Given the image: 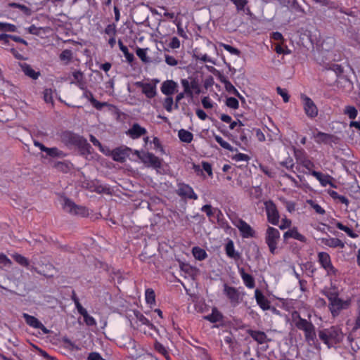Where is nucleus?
Listing matches in <instances>:
<instances>
[{"mask_svg": "<svg viewBox=\"0 0 360 360\" xmlns=\"http://www.w3.org/2000/svg\"><path fill=\"white\" fill-rule=\"evenodd\" d=\"M323 295H324L329 301V309L333 316H338L340 311L348 309L352 304V299L347 298L342 300L339 297L338 292L328 288H325L321 290Z\"/></svg>", "mask_w": 360, "mask_h": 360, "instance_id": "nucleus-1", "label": "nucleus"}, {"mask_svg": "<svg viewBox=\"0 0 360 360\" xmlns=\"http://www.w3.org/2000/svg\"><path fill=\"white\" fill-rule=\"evenodd\" d=\"M319 336L329 347L334 344L340 342L343 337L341 330L336 327H331L328 329L320 330Z\"/></svg>", "mask_w": 360, "mask_h": 360, "instance_id": "nucleus-2", "label": "nucleus"}, {"mask_svg": "<svg viewBox=\"0 0 360 360\" xmlns=\"http://www.w3.org/2000/svg\"><path fill=\"white\" fill-rule=\"evenodd\" d=\"M231 223L239 230L243 238H253L255 236V230L246 221L236 215L229 216Z\"/></svg>", "mask_w": 360, "mask_h": 360, "instance_id": "nucleus-3", "label": "nucleus"}, {"mask_svg": "<svg viewBox=\"0 0 360 360\" xmlns=\"http://www.w3.org/2000/svg\"><path fill=\"white\" fill-rule=\"evenodd\" d=\"M181 84L183 91L187 94V98L193 99L195 95L200 93V86L198 82L193 78L181 79Z\"/></svg>", "mask_w": 360, "mask_h": 360, "instance_id": "nucleus-4", "label": "nucleus"}, {"mask_svg": "<svg viewBox=\"0 0 360 360\" xmlns=\"http://www.w3.org/2000/svg\"><path fill=\"white\" fill-rule=\"evenodd\" d=\"M175 193L183 200H195L198 198V196L195 193L193 188L190 185L182 181H178L176 183Z\"/></svg>", "mask_w": 360, "mask_h": 360, "instance_id": "nucleus-5", "label": "nucleus"}, {"mask_svg": "<svg viewBox=\"0 0 360 360\" xmlns=\"http://www.w3.org/2000/svg\"><path fill=\"white\" fill-rule=\"evenodd\" d=\"M63 206L64 210L72 215L79 217H86L89 215V210L86 207L76 205L68 198H64Z\"/></svg>", "mask_w": 360, "mask_h": 360, "instance_id": "nucleus-6", "label": "nucleus"}, {"mask_svg": "<svg viewBox=\"0 0 360 360\" xmlns=\"http://www.w3.org/2000/svg\"><path fill=\"white\" fill-rule=\"evenodd\" d=\"M279 239V231L276 228L269 226L266 231L265 241L269 248L270 252L273 255L276 253Z\"/></svg>", "mask_w": 360, "mask_h": 360, "instance_id": "nucleus-7", "label": "nucleus"}, {"mask_svg": "<svg viewBox=\"0 0 360 360\" xmlns=\"http://www.w3.org/2000/svg\"><path fill=\"white\" fill-rule=\"evenodd\" d=\"M62 141L67 146L89 147V144L82 136L70 131H65L61 135Z\"/></svg>", "mask_w": 360, "mask_h": 360, "instance_id": "nucleus-8", "label": "nucleus"}, {"mask_svg": "<svg viewBox=\"0 0 360 360\" xmlns=\"http://www.w3.org/2000/svg\"><path fill=\"white\" fill-rule=\"evenodd\" d=\"M304 112L307 117L310 119L315 118L319 113V110L313 100L304 94H300Z\"/></svg>", "mask_w": 360, "mask_h": 360, "instance_id": "nucleus-9", "label": "nucleus"}, {"mask_svg": "<svg viewBox=\"0 0 360 360\" xmlns=\"http://www.w3.org/2000/svg\"><path fill=\"white\" fill-rule=\"evenodd\" d=\"M224 293L234 307L238 305L242 302L245 295V292H240L237 288L229 286L227 284L224 285Z\"/></svg>", "mask_w": 360, "mask_h": 360, "instance_id": "nucleus-10", "label": "nucleus"}, {"mask_svg": "<svg viewBox=\"0 0 360 360\" xmlns=\"http://www.w3.org/2000/svg\"><path fill=\"white\" fill-rule=\"evenodd\" d=\"M318 262L326 271L328 276H335L337 274L338 270L333 265L329 254L325 252H319Z\"/></svg>", "mask_w": 360, "mask_h": 360, "instance_id": "nucleus-11", "label": "nucleus"}, {"mask_svg": "<svg viewBox=\"0 0 360 360\" xmlns=\"http://www.w3.org/2000/svg\"><path fill=\"white\" fill-rule=\"evenodd\" d=\"M139 159L147 166L158 169L162 165V160L154 154L148 152L136 151Z\"/></svg>", "mask_w": 360, "mask_h": 360, "instance_id": "nucleus-12", "label": "nucleus"}, {"mask_svg": "<svg viewBox=\"0 0 360 360\" xmlns=\"http://www.w3.org/2000/svg\"><path fill=\"white\" fill-rule=\"evenodd\" d=\"M268 221L273 225H278L279 222V213L275 203L271 200L264 202Z\"/></svg>", "mask_w": 360, "mask_h": 360, "instance_id": "nucleus-13", "label": "nucleus"}, {"mask_svg": "<svg viewBox=\"0 0 360 360\" xmlns=\"http://www.w3.org/2000/svg\"><path fill=\"white\" fill-rule=\"evenodd\" d=\"M153 83H147L143 82H136L135 85L137 87L141 88L142 93L148 98H153L157 95V84L159 82L158 79H154Z\"/></svg>", "mask_w": 360, "mask_h": 360, "instance_id": "nucleus-14", "label": "nucleus"}, {"mask_svg": "<svg viewBox=\"0 0 360 360\" xmlns=\"http://www.w3.org/2000/svg\"><path fill=\"white\" fill-rule=\"evenodd\" d=\"M131 150L126 146L118 147L112 150L110 155L113 160L124 162L130 155Z\"/></svg>", "mask_w": 360, "mask_h": 360, "instance_id": "nucleus-15", "label": "nucleus"}, {"mask_svg": "<svg viewBox=\"0 0 360 360\" xmlns=\"http://www.w3.org/2000/svg\"><path fill=\"white\" fill-rule=\"evenodd\" d=\"M311 174L319 181L322 186L326 187V186L329 185L333 188H337V186L334 183L335 179L330 175L323 174L316 171H311Z\"/></svg>", "mask_w": 360, "mask_h": 360, "instance_id": "nucleus-16", "label": "nucleus"}, {"mask_svg": "<svg viewBox=\"0 0 360 360\" xmlns=\"http://www.w3.org/2000/svg\"><path fill=\"white\" fill-rule=\"evenodd\" d=\"M295 158L297 162L306 168L311 174V171H314L313 169L314 168L315 165L307 157L304 152L302 150L295 152Z\"/></svg>", "mask_w": 360, "mask_h": 360, "instance_id": "nucleus-17", "label": "nucleus"}, {"mask_svg": "<svg viewBox=\"0 0 360 360\" xmlns=\"http://www.w3.org/2000/svg\"><path fill=\"white\" fill-rule=\"evenodd\" d=\"M22 316L25 319L26 323L30 327L41 329L44 334L49 333V330L34 316L25 313L23 314Z\"/></svg>", "mask_w": 360, "mask_h": 360, "instance_id": "nucleus-18", "label": "nucleus"}, {"mask_svg": "<svg viewBox=\"0 0 360 360\" xmlns=\"http://www.w3.org/2000/svg\"><path fill=\"white\" fill-rule=\"evenodd\" d=\"M178 84L172 79H167L162 83L160 89L163 94L170 96L177 91Z\"/></svg>", "mask_w": 360, "mask_h": 360, "instance_id": "nucleus-19", "label": "nucleus"}, {"mask_svg": "<svg viewBox=\"0 0 360 360\" xmlns=\"http://www.w3.org/2000/svg\"><path fill=\"white\" fill-rule=\"evenodd\" d=\"M201 211L206 213L210 221L213 219L220 220L223 214L220 210L216 207H212L210 205H203L201 208Z\"/></svg>", "mask_w": 360, "mask_h": 360, "instance_id": "nucleus-20", "label": "nucleus"}, {"mask_svg": "<svg viewBox=\"0 0 360 360\" xmlns=\"http://www.w3.org/2000/svg\"><path fill=\"white\" fill-rule=\"evenodd\" d=\"M146 133V129L144 127H141L137 123H134L127 131V134L133 139H138L141 136L145 135Z\"/></svg>", "mask_w": 360, "mask_h": 360, "instance_id": "nucleus-21", "label": "nucleus"}, {"mask_svg": "<svg viewBox=\"0 0 360 360\" xmlns=\"http://www.w3.org/2000/svg\"><path fill=\"white\" fill-rule=\"evenodd\" d=\"M255 297L257 304L261 307V309L263 310H268L270 309L269 301L259 289H256L255 290Z\"/></svg>", "mask_w": 360, "mask_h": 360, "instance_id": "nucleus-22", "label": "nucleus"}, {"mask_svg": "<svg viewBox=\"0 0 360 360\" xmlns=\"http://www.w3.org/2000/svg\"><path fill=\"white\" fill-rule=\"evenodd\" d=\"M238 272L244 285L249 289L254 288L255 286V282L253 276L246 273L243 268H238Z\"/></svg>", "mask_w": 360, "mask_h": 360, "instance_id": "nucleus-23", "label": "nucleus"}, {"mask_svg": "<svg viewBox=\"0 0 360 360\" xmlns=\"http://www.w3.org/2000/svg\"><path fill=\"white\" fill-rule=\"evenodd\" d=\"M283 238L285 239L293 238V239L297 240H299L300 242H305L306 241L305 236H303L302 234H301L298 231L297 228H296V227H293L292 229H290L288 231H286L283 234Z\"/></svg>", "mask_w": 360, "mask_h": 360, "instance_id": "nucleus-24", "label": "nucleus"}, {"mask_svg": "<svg viewBox=\"0 0 360 360\" xmlns=\"http://www.w3.org/2000/svg\"><path fill=\"white\" fill-rule=\"evenodd\" d=\"M313 137L315 142L319 144L329 143L333 141V136L321 131H318L317 133L314 134Z\"/></svg>", "mask_w": 360, "mask_h": 360, "instance_id": "nucleus-25", "label": "nucleus"}, {"mask_svg": "<svg viewBox=\"0 0 360 360\" xmlns=\"http://www.w3.org/2000/svg\"><path fill=\"white\" fill-rule=\"evenodd\" d=\"M248 334L259 344L262 345L266 342L267 336L264 332L259 330H249Z\"/></svg>", "mask_w": 360, "mask_h": 360, "instance_id": "nucleus-26", "label": "nucleus"}, {"mask_svg": "<svg viewBox=\"0 0 360 360\" xmlns=\"http://www.w3.org/2000/svg\"><path fill=\"white\" fill-rule=\"evenodd\" d=\"M322 242L325 245H327L330 248H343L345 247L344 243L336 238H323Z\"/></svg>", "mask_w": 360, "mask_h": 360, "instance_id": "nucleus-27", "label": "nucleus"}, {"mask_svg": "<svg viewBox=\"0 0 360 360\" xmlns=\"http://www.w3.org/2000/svg\"><path fill=\"white\" fill-rule=\"evenodd\" d=\"M305 340L309 345L316 346V335L315 332V328L313 326L308 330L304 332Z\"/></svg>", "mask_w": 360, "mask_h": 360, "instance_id": "nucleus-28", "label": "nucleus"}, {"mask_svg": "<svg viewBox=\"0 0 360 360\" xmlns=\"http://www.w3.org/2000/svg\"><path fill=\"white\" fill-rule=\"evenodd\" d=\"M225 251L226 255L232 259H237L239 258L240 255L239 253L236 252L234 243L233 240H229L227 243L225 245Z\"/></svg>", "mask_w": 360, "mask_h": 360, "instance_id": "nucleus-29", "label": "nucleus"}, {"mask_svg": "<svg viewBox=\"0 0 360 360\" xmlns=\"http://www.w3.org/2000/svg\"><path fill=\"white\" fill-rule=\"evenodd\" d=\"M335 226L340 230L345 231L349 237L352 238H356L358 237V234L356 233L352 229L345 226L341 222L338 221H335L334 222Z\"/></svg>", "mask_w": 360, "mask_h": 360, "instance_id": "nucleus-30", "label": "nucleus"}, {"mask_svg": "<svg viewBox=\"0 0 360 360\" xmlns=\"http://www.w3.org/2000/svg\"><path fill=\"white\" fill-rule=\"evenodd\" d=\"M179 139L184 143H189L193 139V135L191 132L186 129H180L178 132Z\"/></svg>", "mask_w": 360, "mask_h": 360, "instance_id": "nucleus-31", "label": "nucleus"}, {"mask_svg": "<svg viewBox=\"0 0 360 360\" xmlns=\"http://www.w3.org/2000/svg\"><path fill=\"white\" fill-rule=\"evenodd\" d=\"M72 58L73 53L72 51L69 49L63 50L59 55V58L64 65H68L72 61Z\"/></svg>", "mask_w": 360, "mask_h": 360, "instance_id": "nucleus-32", "label": "nucleus"}, {"mask_svg": "<svg viewBox=\"0 0 360 360\" xmlns=\"http://www.w3.org/2000/svg\"><path fill=\"white\" fill-rule=\"evenodd\" d=\"M192 253L193 257L199 261H202L205 259L207 257L206 251L200 247L193 248Z\"/></svg>", "mask_w": 360, "mask_h": 360, "instance_id": "nucleus-33", "label": "nucleus"}, {"mask_svg": "<svg viewBox=\"0 0 360 360\" xmlns=\"http://www.w3.org/2000/svg\"><path fill=\"white\" fill-rule=\"evenodd\" d=\"M22 70L25 75L34 79H37L40 75L39 72H36L30 65L27 64L22 65Z\"/></svg>", "mask_w": 360, "mask_h": 360, "instance_id": "nucleus-34", "label": "nucleus"}, {"mask_svg": "<svg viewBox=\"0 0 360 360\" xmlns=\"http://www.w3.org/2000/svg\"><path fill=\"white\" fill-rule=\"evenodd\" d=\"M295 326L298 329L305 332L306 330H308L310 328H311L314 325L311 322H309L306 319L299 316V319L295 323Z\"/></svg>", "mask_w": 360, "mask_h": 360, "instance_id": "nucleus-35", "label": "nucleus"}, {"mask_svg": "<svg viewBox=\"0 0 360 360\" xmlns=\"http://www.w3.org/2000/svg\"><path fill=\"white\" fill-rule=\"evenodd\" d=\"M234 4L238 11H245L247 14H249L250 11L249 8H245L248 4L247 0H230Z\"/></svg>", "mask_w": 360, "mask_h": 360, "instance_id": "nucleus-36", "label": "nucleus"}, {"mask_svg": "<svg viewBox=\"0 0 360 360\" xmlns=\"http://www.w3.org/2000/svg\"><path fill=\"white\" fill-rule=\"evenodd\" d=\"M205 319L212 323H216L222 319V314L216 308H214L212 313L205 316Z\"/></svg>", "mask_w": 360, "mask_h": 360, "instance_id": "nucleus-37", "label": "nucleus"}, {"mask_svg": "<svg viewBox=\"0 0 360 360\" xmlns=\"http://www.w3.org/2000/svg\"><path fill=\"white\" fill-rule=\"evenodd\" d=\"M12 257L20 265L25 266L27 269H30V262H29L28 259L26 258L25 257H24L20 254L15 253V254L12 255Z\"/></svg>", "mask_w": 360, "mask_h": 360, "instance_id": "nucleus-38", "label": "nucleus"}, {"mask_svg": "<svg viewBox=\"0 0 360 360\" xmlns=\"http://www.w3.org/2000/svg\"><path fill=\"white\" fill-rule=\"evenodd\" d=\"M145 299L147 304L153 305L155 303V295L152 288H147L145 292Z\"/></svg>", "mask_w": 360, "mask_h": 360, "instance_id": "nucleus-39", "label": "nucleus"}, {"mask_svg": "<svg viewBox=\"0 0 360 360\" xmlns=\"http://www.w3.org/2000/svg\"><path fill=\"white\" fill-rule=\"evenodd\" d=\"M344 114L348 116L351 120H354L358 115V111L355 107L352 105H347L344 109Z\"/></svg>", "mask_w": 360, "mask_h": 360, "instance_id": "nucleus-40", "label": "nucleus"}, {"mask_svg": "<svg viewBox=\"0 0 360 360\" xmlns=\"http://www.w3.org/2000/svg\"><path fill=\"white\" fill-rule=\"evenodd\" d=\"M46 154L51 157L64 158L66 155L56 147L47 148Z\"/></svg>", "mask_w": 360, "mask_h": 360, "instance_id": "nucleus-41", "label": "nucleus"}, {"mask_svg": "<svg viewBox=\"0 0 360 360\" xmlns=\"http://www.w3.org/2000/svg\"><path fill=\"white\" fill-rule=\"evenodd\" d=\"M214 138L215 141L220 145V146L229 151H233V148L229 143L224 140L220 136L214 134Z\"/></svg>", "mask_w": 360, "mask_h": 360, "instance_id": "nucleus-42", "label": "nucleus"}, {"mask_svg": "<svg viewBox=\"0 0 360 360\" xmlns=\"http://www.w3.org/2000/svg\"><path fill=\"white\" fill-rule=\"evenodd\" d=\"M136 317L137 319V320L141 323L143 325H146L148 327H149L150 329L152 330H155V327L154 326V325L150 322V320H148L145 316H143L142 314L141 313H138L136 314Z\"/></svg>", "mask_w": 360, "mask_h": 360, "instance_id": "nucleus-43", "label": "nucleus"}, {"mask_svg": "<svg viewBox=\"0 0 360 360\" xmlns=\"http://www.w3.org/2000/svg\"><path fill=\"white\" fill-rule=\"evenodd\" d=\"M359 329H360V301L358 302L357 308L356 310L354 325L352 328V330L356 331Z\"/></svg>", "mask_w": 360, "mask_h": 360, "instance_id": "nucleus-44", "label": "nucleus"}, {"mask_svg": "<svg viewBox=\"0 0 360 360\" xmlns=\"http://www.w3.org/2000/svg\"><path fill=\"white\" fill-rule=\"evenodd\" d=\"M0 31L15 32L16 26L8 22H0Z\"/></svg>", "mask_w": 360, "mask_h": 360, "instance_id": "nucleus-45", "label": "nucleus"}, {"mask_svg": "<svg viewBox=\"0 0 360 360\" xmlns=\"http://www.w3.org/2000/svg\"><path fill=\"white\" fill-rule=\"evenodd\" d=\"M136 53L138 56V57L144 63L149 62V58L147 56V52L146 49H141V48H137L136 51Z\"/></svg>", "mask_w": 360, "mask_h": 360, "instance_id": "nucleus-46", "label": "nucleus"}, {"mask_svg": "<svg viewBox=\"0 0 360 360\" xmlns=\"http://www.w3.org/2000/svg\"><path fill=\"white\" fill-rule=\"evenodd\" d=\"M312 1L316 4H320L321 6H326L330 9L337 8L335 4L333 1H331L330 0H312Z\"/></svg>", "mask_w": 360, "mask_h": 360, "instance_id": "nucleus-47", "label": "nucleus"}, {"mask_svg": "<svg viewBox=\"0 0 360 360\" xmlns=\"http://www.w3.org/2000/svg\"><path fill=\"white\" fill-rule=\"evenodd\" d=\"M174 101L171 96H167L165 98L163 106L167 112H172L173 109Z\"/></svg>", "mask_w": 360, "mask_h": 360, "instance_id": "nucleus-48", "label": "nucleus"}, {"mask_svg": "<svg viewBox=\"0 0 360 360\" xmlns=\"http://www.w3.org/2000/svg\"><path fill=\"white\" fill-rule=\"evenodd\" d=\"M12 264L11 260L4 254L0 253V265L1 267H11Z\"/></svg>", "mask_w": 360, "mask_h": 360, "instance_id": "nucleus-49", "label": "nucleus"}, {"mask_svg": "<svg viewBox=\"0 0 360 360\" xmlns=\"http://www.w3.org/2000/svg\"><path fill=\"white\" fill-rule=\"evenodd\" d=\"M226 105L232 109H237L239 106L238 101L233 97H229L226 98Z\"/></svg>", "mask_w": 360, "mask_h": 360, "instance_id": "nucleus-50", "label": "nucleus"}, {"mask_svg": "<svg viewBox=\"0 0 360 360\" xmlns=\"http://www.w3.org/2000/svg\"><path fill=\"white\" fill-rule=\"evenodd\" d=\"M307 203L315 210V212L320 214H325V210L319 204L316 203L312 200H307Z\"/></svg>", "mask_w": 360, "mask_h": 360, "instance_id": "nucleus-51", "label": "nucleus"}, {"mask_svg": "<svg viewBox=\"0 0 360 360\" xmlns=\"http://www.w3.org/2000/svg\"><path fill=\"white\" fill-rule=\"evenodd\" d=\"M9 6L11 8H18L22 11L25 14L29 15L30 13V9L25 5L20 4L18 3H10Z\"/></svg>", "mask_w": 360, "mask_h": 360, "instance_id": "nucleus-52", "label": "nucleus"}, {"mask_svg": "<svg viewBox=\"0 0 360 360\" xmlns=\"http://www.w3.org/2000/svg\"><path fill=\"white\" fill-rule=\"evenodd\" d=\"M232 160L236 162H248L250 157L246 154L238 153L232 157Z\"/></svg>", "mask_w": 360, "mask_h": 360, "instance_id": "nucleus-53", "label": "nucleus"}, {"mask_svg": "<svg viewBox=\"0 0 360 360\" xmlns=\"http://www.w3.org/2000/svg\"><path fill=\"white\" fill-rule=\"evenodd\" d=\"M276 92L283 98V100L285 103H288L289 101L290 96L286 89H282L278 86L276 88Z\"/></svg>", "mask_w": 360, "mask_h": 360, "instance_id": "nucleus-54", "label": "nucleus"}, {"mask_svg": "<svg viewBox=\"0 0 360 360\" xmlns=\"http://www.w3.org/2000/svg\"><path fill=\"white\" fill-rule=\"evenodd\" d=\"M104 32L107 35L110 37L115 36L117 32L116 25L115 24L108 25Z\"/></svg>", "mask_w": 360, "mask_h": 360, "instance_id": "nucleus-55", "label": "nucleus"}, {"mask_svg": "<svg viewBox=\"0 0 360 360\" xmlns=\"http://www.w3.org/2000/svg\"><path fill=\"white\" fill-rule=\"evenodd\" d=\"M202 105L205 109H211L213 108V101L208 96L202 98Z\"/></svg>", "mask_w": 360, "mask_h": 360, "instance_id": "nucleus-56", "label": "nucleus"}, {"mask_svg": "<svg viewBox=\"0 0 360 360\" xmlns=\"http://www.w3.org/2000/svg\"><path fill=\"white\" fill-rule=\"evenodd\" d=\"M202 171L204 170L210 177H212V167L211 164L207 162H202Z\"/></svg>", "mask_w": 360, "mask_h": 360, "instance_id": "nucleus-57", "label": "nucleus"}, {"mask_svg": "<svg viewBox=\"0 0 360 360\" xmlns=\"http://www.w3.org/2000/svg\"><path fill=\"white\" fill-rule=\"evenodd\" d=\"M82 316H83L84 320L85 323H86V325L95 326L96 324V322L95 319H94V317L89 315L87 312L85 314H84Z\"/></svg>", "mask_w": 360, "mask_h": 360, "instance_id": "nucleus-58", "label": "nucleus"}, {"mask_svg": "<svg viewBox=\"0 0 360 360\" xmlns=\"http://www.w3.org/2000/svg\"><path fill=\"white\" fill-rule=\"evenodd\" d=\"M291 224H292V221L290 219H287V218H283L281 219V224L279 225V228L281 229V230H284L285 229H288V228H290V226H291Z\"/></svg>", "mask_w": 360, "mask_h": 360, "instance_id": "nucleus-59", "label": "nucleus"}, {"mask_svg": "<svg viewBox=\"0 0 360 360\" xmlns=\"http://www.w3.org/2000/svg\"><path fill=\"white\" fill-rule=\"evenodd\" d=\"M165 62L170 66H175L178 64L177 60L172 56L166 55Z\"/></svg>", "mask_w": 360, "mask_h": 360, "instance_id": "nucleus-60", "label": "nucleus"}, {"mask_svg": "<svg viewBox=\"0 0 360 360\" xmlns=\"http://www.w3.org/2000/svg\"><path fill=\"white\" fill-rule=\"evenodd\" d=\"M224 49L227 51H229L231 54L234 55H240V51L237 49L236 48H234L230 45L228 44H224L223 45Z\"/></svg>", "mask_w": 360, "mask_h": 360, "instance_id": "nucleus-61", "label": "nucleus"}, {"mask_svg": "<svg viewBox=\"0 0 360 360\" xmlns=\"http://www.w3.org/2000/svg\"><path fill=\"white\" fill-rule=\"evenodd\" d=\"M259 169L262 172H264L269 177L273 178L274 176V173L271 169H269L267 167L260 165Z\"/></svg>", "mask_w": 360, "mask_h": 360, "instance_id": "nucleus-62", "label": "nucleus"}, {"mask_svg": "<svg viewBox=\"0 0 360 360\" xmlns=\"http://www.w3.org/2000/svg\"><path fill=\"white\" fill-rule=\"evenodd\" d=\"M87 360H105L101 355L98 352H91L88 357Z\"/></svg>", "mask_w": 360, "mask_h": 360, "instance_id": "nucleus-63", "label": "nucleus"}, {"mask_svg": "<svg viewBox=\"0 0 360 360\" xmlns=\"http://www.w3.org/2000/svg\"><path fill=\"white\" fill-rule=\"evenodd\" d=\"M169 46L172 48V49H178L180 47V41L179 39L176 37H174L172 38L170 42H169Z\"/></svg>", "mask_w": 360, "mask_h": 360, "instance_id": "nucleus-64", "label": "nucleus"}]
</instances>
